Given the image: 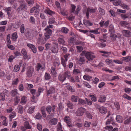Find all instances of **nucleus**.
I'll return each instance as SVG.
<instances>
[{"label": "nucleus", "instance_id": "1", "mask_svg": "<svg viewBox=\"0 0 131 131\" xmlns=\"http://www.w3.org/2000/svg\"><path fill=\"white\" fill-rule=\"evenodd\" d=\"M25 35L27 38L29 40H31L35 36L36 32L35 31L26 28L25 31Z\"/></svg>", "mask_w": 131, "mask_h": 131}, {"label": "nucleus", "instance_id": "2", "mask_svg": "<svg viewBox=\"0 0 131 131\" xmlns=\"http://www.w3.org/2000/svg\"><path fill=\"white\" fill-rule=\"evenodd\" d=\"M34 73V68L31 66L28 67L26 71V74L27 77L29 78L32 77Z\"/></svg>", "mask_w": 131, "mask_h": 131}, {"label": "nucleus", "instance_id": "3", "mask_svg": "<svg viewBox=\"0 0 131 131\" xmlns=\"http://www.w3.org/2000/svg\"><path fill=\"white\" fill-rule=\"evenodd\" d=\"M50 50L52 52L54 53H57L58 52V45L57 43L56 42H53V45L50 48Z\"/></svg>", "mask_w": 131, "mask_h": 131}, {"label": "nucleus", "instance_id": "4", "mask_svg": "<svg viewBox=\"0 0 131 131\" xmlns=\"http://www.w3.org/2000/svg\"><path fill=\"white\" fill-rule=\"evenodd\" d=\"M45 32L44 34L45 37V39L47 40L50 38V36L52 33V31L50 29L46 28L44 29Z\"/></svg>", "mask_w": 131, "mask_h": 131}, {"label": "nucleus", "instance_id": "5", "mask_svg": "<svg viewBox=\"0 0 131 131\" xmlns=\"http://www.w3.org/2000/svg\"><path fill=\"white\" fill-rule=\"evenodd\" d=\"M70 56V54H67L64 55V57L65 59L62 58L61 57V64L64 67H66V62L67 61L68 59L69 58V56Z\"/></svg>", "mask_w": 131, "mask_h": 131}, {"label": "nucleus", "instance_id": "6", "mask_svg": "<svg viewBox=\"0 0 131 131\" xmlns=\"http://www.w3.org/2000/svg\"><path fill=\"white\" fill-rule=\"evenodd\" d=\"M99 41H100V42H96L95 43L96 46L101 48L104 47L106 46V44L104 43L106 42L105 40L100 39Z\"/></svg>", "mask_w": 131, "mask_h": 131}, {"label": "nucleus", "instance_id": "7", "mask_svg": "<svg viewBox=\"0 0 131 131\" xmlns=\"http://www.w3.org/2000/svg\"><path fill=\"white\" fill-rule=\"evenodd\" d=\"M85 57L89 60H92L95 57L94 54L91 52H88L85 54Z\"/></svg>", "mask_w": 131, "mask_h": 131}, {"label": "nucleus", "instance_id": "8", "mask_svg": "<svg viewBox=\"0 0 131 131\" xmlns=\"http://www.w3.org/2000/svg\"><path fill=\"white\" fill-rule=\"evenodd\" d=\"M96 11V9H92L91 8H88L87 9L86 13V18L87 19L89 18V16L90 14L93 13Z\"/></svg>", "mask_w": 131, "mask_h": 131}, {"label": "nucleus", "instance_id": "9", "mask_svg": "<svg viewBox=\"0 0 131 131\" xmlns=\"http://www.w3.org/2000/svg\"><path fill=\"white\" fill-rule=\"evenodd\" d=\"M27 7V6L25 4H22L20 5L17 9V12L19 13H21L25 10Z\"/></svg>", "mask_w": 131, "mask_h": 131}, {"label": "nucleus", "instance_id": "10", "mask_svg": "<svg viewBox=\"0 0 131 131\" xmlns=\"http://www.w3.org/2000/svg\"><path fill=\"white\" fill-rule=\"evenodd\" d=\"M85 111V109L83 107H80L78 109L76 112V114L77 116H80L83 115Z\"/></svg>", "mask_w": 131, "mask_h": 131}, {"label": "nucleus", "instance_id": "11", "mask_svg": "<svg viewBox=\"0 0 131 131\" xmlns=\"http://www.w3.org/2000/svg\"><path fill=\"white\" fill-rule=\"evenodd\" d=\"M56 108V106L53 105H52L51 106H48L47 107L46 110L47 113L49 114H50L51 110L52 112L54 113V110Z\"/></svg>", "mask_w": 131, "mask_h": 131}, {"label": "nucleus", "instance_id": "12", "mask_svg": "<svg viewBox=\"0 0 131 131\" xmlns=\"http://www.w3.org/2000/svg\"><path fill=\"white\" fill-rule=\"evenodd\" d=\"M123 35L127 37H130L131 36V32L128 30H123L122 31Z\"/></svg>", "mask_w": 131, "mask_h": 131}, {"label": "nucleus", "instance_id": "13", "mask_svg": "<svg viewBox=\"0 0 131 131\" xmlns=\"http://www.w3.org/2000/svg\"><path fill=\"white\" fill-rule=\"evenodd\" d=\"M64 120L66 123L67 126L71 123V120L69 116H65L64 118Z\"/></svg>", "mask_w": 131, "mask_h": 131}, {"label": "nucleus", "instance_id": "14", "mask_svg": "<svg viewBox=\"0 0 131 131\" xmlns=\"http://www.w3.org/2000/svg\"><path fill=\"white\" fill-rule=\"evenodd\" d=\"M46 40H45L42 37L38 38L37 40V43L40 45H43L46 42Z\"/></svg>", "mask_w": 131, "mask_h": 131}, {"label": "nucleus", "instance_id": "15", "mask_svg": "<svg viewBox=\"0 0 131 131\" xmlns=\"http://www.w3.org/2000/svg\"><path fill=\"white\" fill-rule=\"evenodd\" d=\"M64 37L62 36L61 35L59 38L58 42L60 44H61L63 45H64L65 41L64 40Z\"/></svg>", "mask_w": 131, "mask_h": 131}, {"label": "nucleus", "instance_id": "16", "mask_svg": "<svg viewBox=\"0 0 131 131\" xmlns=\"http://www.w3.org/2000/svg\"><path fill=\"white\" fill-rule=\"evenodd\" d=\"M121 60L125 62H129L131 61V56H127L125 57H123Z\"/></svg>", "mask_w": 131, "mask_h": 131}, {"label": "nucleus", "instance_id": "17", "mask_svg": "<svg viewBox=\"0 0 131 131\" xmlns=\"http://www.w3.org/2000/svg\"><path fill=\"white\" fill-rule=\"evenodd\" d=\"M45 66H42L40 63H38L37 64L36 66V70L37 71H38L40 69H41L42 70L44 69Z\"/></svg>", "mask_w": 131, "mask_h": 131}, {"label": "nucleus", "instance_id": "18", "mask_svg": "<svg viewBox=\"0 0 131 131\" xmlns=\"http://www.w3.org/2000/svg\"><path fill=\"white\" fill-rule=\"evenodd\" d=\"M56 92L55 88L52 87L50 88L49 90L48 91L47 95H49L50 94Z\"/></svg>", "mask_w": 131, "mask_h": 131}, {"label": "nucleus", "instance_id": "19", "mask_svg": "<svg viewBox=\"0 0 131 131\" xmlns=\"http://www.w3.org/2000/svg\"><path fill=\"white\" fill-rule=\"evenodd\" d=\"M44 12L46 14H48L50 15L54 14V13L49 8H47L45 10Z\"/></svg>", "mask_w": 131, "mask_h": 131}, {"label": "nucleus", "instance_id": "20", "mask_svg": "<svg viewBox=\"0 0 131 131\" xmlns=\"http://www.w3.org/2000/svg\"><path fill=\"white\" fill-rule=\"evenodd\" d=\"M67 127H69V130L70 131H77V129L74 127V125L72 123L67 126Z\"/></svg>", "mask_w": 131, "mask_h": 131}, {"label": "nucleus", "instance_id": "21", "mask_svg": "<svg viewBox=\"0 0 131 131\" xmlns=\"http://www.w3.org/2000/svg\"><path fill=\"white\" fill-rule=\"evenodd\" d=\"M99 111L101 113L105 114L107 112V110L106 108L103 106H102L100 108Z\"/></svg>", "mask_w": 131, "mask_h": 131}, {"label": "nucleus", "instance_id": "22", "mask_svg": "<svg viewBox=\"0 0 131 131\" xmlns=\"http://www.w3.org/2000/svg\"><path fill=\"white\" fill-rule=\"evenodd\" d=\"M57 122L58 121L57 119L54 118L51 119L49 121V123L50 125H53L56 124Z\"/></svg>", "mask_w": 131, "mask_h": 131}, {"label": "nucleus", "instance_id": "23", "mask_svg": "<svg viewBox=\"0 0 131 131\" xmlns=\"http://www.w3.org/2000/svg\"><path fill=\"white\" fill-rule=\"evenodd\" d=\"M60 14L64 16L67 15V10L65 9H62L60 10Z\"/></svg>", "mask_w": 131, "mask_h": 131}, {"label": "nucleus", "instance_id": "24", "mask_svg": "<svg viewBox=\"0 0 131 131\" xmlns=\"http://www.w3.org/2000/svg\"><path fill=\"white\" fill-rule=\"evenodd\" d=\"M83 23L86 26H91L93 25V24L90 21L88 20H84Z\"/></svg>", "mask_w": 131, "mask_h": 131}, {"label": "nucleus", "instance_id": "25", "mask_svg": "<svg viewBox=\"0 0 131 131\" xmlns=\"http://www.w3.org/2000/svg\"><path fill=\"white\" fill-rule=\"evenodd\" d=\"M79 99V97L77 96H75L74 95H72L71 96V100L73 102H77V101Z\"/></svg>", "mask_w": 131, "mask_h": 131}, {"label": "nucleus", "instance_id": "26", "mask_svg": "<svg viewBox=\"0 0 131 131\" xmlns=\"http://www.w3.org/2000/svg\"><path fill=\"white\" fill-rule=\"evenodd\" d=\"M29 122H25L24 123V125L27 129H31L32 128V126L29 124Z\"/></svg>", "mask_w": 131, "mask_h": 131}, {"label": "nucleus", "instance_id": "27", "mask_svg": "<svg viewBox=\"0 0 131 131\" xmlns=\"http://www.w3.org/2000/svg\"><path fill=\"white\" fill-rule=\"evenodd\" d=\"M16 114L15 112H13L9 116V121H12V119L14 118L16 116Z\"/></svg>", "mask_w": 131, "mask_h": 131}, {"label": "nucleus", "instance_id": "28", "mask_svg": "<svg viewBox=\"0 0 131 131\" xmlns=\"http://www.w3.org/2000/svg\"><path fill=\"white\" fill-rule=\"evenodd\" d=\"M63 75L65 78L66 79V78H67L68 79H70L71 77V74L70 72L65 71L64 72Z\"/></svg>", "mask_w": 131, "mask_h": 131}, {"label": "nucleus", "instance_id": "29", "mask_svg": "<svg viewBox=\"0 0 131 131\" xmlns=\"http://www.w3.org/2000/svg\"><path fill=\"white\" fill-rule=\"evenodd\" d=\"M18 110V112L21 114H22L23 113V107L20 105H19L17 108Z\"/></svg>", "mask_w": 131, "mask_h": 131}, {"label": "nucleus", "instance_id": "30", "mask_svg": "<svg viewBox=\"0 0 131 131\" xmlns=\"http://www.w3.org/2000/svg\"><path fill=\"white\" fill-rule=\"evenodd\" d=\"M27 100V97L25 96L22 97L21 99V101L20 103L22 104H24L26 102Z\"/></svg>", "mask_w": 131, "mask_h": 131}, {"label": "nucleus", "instance_id": "31", "mask_svg": "<svg viewBox=\"0 0 131 131\" xmlns=\"http://www.w3.org/2000/svg\"><path fill=\"white\" fill-rule=\"evenodd\" d=\"M1 118H3L4 119L2 123V125H4L5 126H6L8 125V122L7 120V119L6 117L5 116H2Z\"/></svg>", "mask_w": 131, "mask_h": 131}, {"label": "nucleus", "instance_id": "32", "mask_svg": "<svg viewBox=\"0 0 131 131\" xmlns=\"http://www.w3.org/2000/svg\"><path fill=\"white\" fill-rule=\"evenodd\" d=\"M120 24L124 27H126L129 25V23L125 21H121L120 23Z\"/></svg>", "mask_w": 131, "mask_h": 131}, {"label": "nucleus", "instance_id": "33", "mask_svg": "<svg viewBox=\"0 0 131 131\" xmlns=\"http://www.w3.org/2000/svg\"><path fill=\"white\" fill-rule=\"evenodd\" d=\"M10 94L12 96H14L19 94L17 92V90L14 89L12 91L10 92Z\"/></svg>", "mask_w": 131, "mask_h": 131}, {"label": "nucleus", "instance_id": "34", "mask_svg": "<svg viewBox=\"0 0 131 131\" xmlns=\"http://www.w3.org/2000/svg\"><path fill=\"white\" fill-rule=\"evenodd\" d=\"M117 121L119 123H122L123 122L122 117L119 115H117L116 117Z\"/></svg>", "mask_w": 131, "mask_h": 131}, {"label": "nucleus", "instance_id": "35", "mask_svg": "<svg viewBox=\"0 0 131 131\" xmlns=\"http://www.w3.org/2000/svg\"><path fill=\"white\" fill-rule=\"evenodd\" d=\"M29 22L32 24H35L36 22L35 19L33 16H31L29 19Z\"/></svg>", "mask_w": 131, "mask_h": 131}, {"label": "nucleus", "instance_id": "36", "mask_svg": "<svg viewBox=\"0 0 131 131\" xmlns=\"http://www.w3.org/2000/svg\"><path fill=\"white\" fill-rule=\"evenodd\" d=\"M41 111L42 112L43 117H45L46 116V114L45 112L46 111L45 107H42L41 108Z\"/></svg>", "mask_w": 131, "mask_h": 131}, {"label": "nucleus", "instance_id": "37", "mask_svg": "<svg viewBox=\"0 0 131 131\" xmlns=\"http://www.w3.org/2000/svg\"><path fill=\"white\" fill-rule=\"evenodd\" d=\"M18 36L17 33L16 32L12 35V39L13 41H16L17 38Z\"/></svg>", "mask_w": 131, "mask_h": 131}, {"label": "nucleus", "instance_id": "38", "mask_svg": "<svg viewBox=\"0 0 131 131\" xmlns=\"http://www.w3.org/2000/svg\"><path fill=\"white\" fill-rule=\"evenodd\" d=\"M59 79L60 81L62 82L66 80V79L63 74H60L59 75Z\"/></svg>", "mask_w": 131, "mask_h": 131}, {"label": "nucleus", "instance_id": "39", "mask_svg": "<svg viewBox=\"0 0 131 131\" xmlns=\"http://www.w3.org/2000/svg\"><path fill=\"white\" fill-rule=\"evenodd\" d=\"M44 90V89L42 88H38V93H36V95L37 97L39 96L40 93L42 92Z\"/></svg>", "mask_w": 131, "mask_h": 131}, {"label": "nucleus", "instance_id": "40", "mask_svg": "<svg viewBox=\"0 0 131 131\" xmlns=\"http://www.w3.org/2000/svg\"><path fill=\"white\" fill-rule=\"evenodd\" d=\"M106 100V97L104 96H101L99 98L98 101L100 102H103L105 101Z\"/></svg>", "mask_w": 131, "mask_h": 131}, {"label": "nucleus", "instance_id": "41", "mask_svg": "<svg viewBox=\"0 0 131 131\" xmlns=\"http://www.w3.org/2000/svg\"><path fill=\"white\" fill-rule=\"evenodd\" d=\"M35 109V106L30 107L28 109L27 112L29 114H31L34 112Z\"/></svg>", "mask_w": 131, "mask_h": 131}, {"label": "nucleus", "instance_id": "42", "mask_svg": "<svg viewBox=\"0 0 131 131\" xmlns=\"http://www.w3.org/2000/svg\"><path fill=\"white\" fill-rule=\"evenodd\" d=\"M20 100V98L19 97L16 96L14 99L15 102L14 105H17L19 103Z\"/></svg>", "mask_w": 131, "mask_h": 131}, {"label": "nucleus", "instance_id": "43", "mask_svg": "<svg viewBox=\"0 0 131 131\" xmlns=\"http://www.w3.org/2000/svg\"><path fill=\"white\" fill-rule=\"evenodd\" d=\"M113 4L115 6H118L119 5H120L121 4V1L120 0H115L113 2Z\"/></svg>", "mask_w": 131, "mask_h": 131}, {"label": "nucleus", "instance_id": "44", "mask_svg": "<svg viewBox=\"0 0 131 131\" xmlns=\"http://www.w3.org/2000/svg\"><path fill=\"white\" fill-rule=\"evenodd\" d=\"M0 100L2 101H4L5 100V97L4 94L3 92H1L0 95Z\"/></svg>", "mask_w": 131, "mask_h": 131}, {"label": "nucleus", "instance_id": "45", "mask_svg": "<svg viewBox=\"0 0 131 131\" xmlns=\"http://www.w3.org/2000/svg\"><path fill=\"white\" fill-rule=\"evenodd\" d=\"M83 78L85 80L89 81L92 78V77L91 76L86 74L84 75Z\"/></svg>", "mask_w": 131, "mask_h": 131}, {"label": "nucleus", "instance_id": "46", "mask_svg": "<svg viewBox=\"0 0 131 131\" xmlns=\"http://www.w3.org/2000/svg\"><path fill=\"white\" fill-rule=\"evenodd\" d=\"M69 29L66 27H63L61 28V31L63 33L67 34L69 31Z\"/></svg>", "mask_w": 131, "mask_h": 131}, {"label": "nucleus", "instance_id": "47", "mask_svg": "<svg viewBox=\"0 0 131 131\" xmlns=\"http://www.w3.org/2000/svg\"><path fill=\"white\" fill-rule=\"evenodd\" d=\"M5 12L7 13V14L9 15L10 14V12L12 10L11 7L5 8Z\"/></svg>", "mask_w": 131, "mask_h": 131}, {"label": "nucleus", "instance_id": "48", "mask_svg": "<svg viewBox=\"0 0 131 131\" xmlns=\"http://www.w3.org/2000/svg\"><path fill=\"white\" fill-rule=\"evenodd\" d=\"M55 18H50L49 19L48 23L50 24H55L56 22L55 20Z\"/></svg>", "mask_w": 131, "mask_h": 131}, {"label": "nucleus", "instance_id": "49", "mask_svg": "<svg viewBox=\"0 0 131 131\" xmlns=\"http://www.w3.org/2000/svg\"><path fill=\"white\" fill-rule=\"evenodd\" d=\"M9 3L11 4V5H13L14 4L15 5H13V7L14 8H15L16 6H17V4H16L15 3V0H9L8 1Z\"/></svg>", "mask_w": 131, "mask_h": 131}, {"label": "nucleus", "instance_id": "50", "mask_svg": "<svg viewBox=\"0 0 131 131\" xmlns=\"http://www.w3.org/2000/svg\"><path fill=\"white\" fill-rule=\"evenodd\" d=\"M20 69L19 66L18 65H16L14 67L13 71L16 72L18 71Z\"/></svg>", "mask_w": 131, "mask_h": 131}, {"label": "nucleus", "instance_id": "51", "mask_svg": "<svg viewBox=\"0 0 131 131\" xmlns=\"http://www.w3.org/2000/svg\"><path fill=\"white\" fill-rule=\"evenodd\" d=\"M51 71L52 74L54 75H55L56 74V69L53 67H52L51 68Z\"/></svg>", "mask_w": 131, "mask_h": 131}, {"label": "nucleus", "instance_id": "52", "mask_svg": "<svg viewBox=\"0 0 131 131\" xmlns=\"http://www.w3.org/2000/svg\"><path fill=\"white\" fill-rule=\"evenodd\" d=\"M100 13L102 15H104L105 14V12L104 9L101 7H99L98 9Z\"/></svg>", "mask_w": 131, "mask_h": 131}, {"label": "nucleus", "instance_id": "53", "mask_svg": "<svg viewBox=\"0 0 131 131\" xmlns=\"http://www.w3.org/2000/svg\"><path fill=\"white\" fill-rule=\"evenodd\" d=\"M120 6L122 8H123V9H129L128 6L125 4H124V3H121Z\"/></svg>", "mask_w": 131, "mask_h": 131}, {"label": "nucleus", "instance_id": "54", "mask_svg": "<svg viewBox=\"0 0 131 131\" xmlns=\"http://www.w3.org/2000/svg\"><path fill=\"white\" fill-rule=\"evenodd\" d=\"M76 48L77 51L78 52H81L83 49V48L81 46H76Z\"/></svg>", "mask_w": 131, "mask_h": 131}, {"label": "nucleus", "instance_id": "55", "mask_svg": "<svg viewBox=\"0 0 131 131\" xmlns=\"http://www.w3.org/2000/svg\"><path fill=\"white\" fill-rule=\"evenodd\" d=\"M51 76L50 74L47 73H46L45 75V79L46 80H48L50 79Z\"/></svg>", "mask_w": 131, "mask_h": 131}, {"label": "nucleus", "instance_id": "56", "mask_svg": "<svg viewBox=\"0 0 131 131\" xmlns=\"http://www.w3.org/2000/svg\"><path fill=\"white\" fill-rule=\"evenodd\" d=\"M89 96L91 97V100L95 102L97 101L96 97L94 95H89Z\"/></svg>", "mask_w": 131, "mask_h": 131}, {"label": "nucleus", "instance_id": "57", "mask_svg": "<svg viewBox=\"0 0 131 131\" xmlns=\"http://www.w3.org/2000/svg\"><path fill=\"white\" fill-rule=\"evenodd\" d=\"M114 105L116 107L117 110H119L120 109V106L118 102H116L114 103Z\"/></svg>", "mask_w": 131, "mask_h": 131}, {"label": "nucleus", "instance_id": "58", "mask_svg": "<svg viewBox=\"0 0 131 131\" xmlns=\"http://www.w3.org/2000/svg\"><path fill=\"white\" fill-rule=\"evenodd\" d=\"M20 31L21 33L22 34H23L24 32L25 27L24 24H23L21 25L20 28Z\"/></svg>", "mask_w": 131, "mask_h": 131}, {"label": "nucleus", "instance_id": "59", "mask_svg": "<svg viewBox=\"0 0 131 131\" xmlns=\"http://www.w3.org/2000/svg\"><path fill=\"white\" fill-rule=\"evenodd\" d=\"M10 34L8 35L7 36L6 40L7 43H8V44H11V41L10 40Z\"/></svg>", "mask_w": 131, "mask_h": 131}, {"label": "nucleus", "instance_id": "60", "mask_svg": "<svg viewBox=\"0 0 131 131\" xmlns=\"http://www.w3.org/2000/svg\"><path fill=\"white\" fill-rule=\"evenodd\" d=\"M121 61L118 60H114L113 61L116 63L119 64H122L123 63V61L121 60Z\"/></svg>", "mask_w": 131, "mask_h": 131}, {"label": "nucleus", "instance_id": "61", "mask_svg": "<svg viewBox=\"0 0 131 131\" xmlns=\"http://www.w3.org/2000/svg\"><path fill=\"white\" fill-rule=\"evenodd\" d=\"M79 103L80 104H84L86 103V102L82 99H80L79 101Z\"/></svg>", "mask_w": 131, "mask_h": 131}, {"label": "nucleus", "instance_id": "62", "mask_svg": "<svg viewBox=\"0 0 131 131\" xmlns=\"http://www.w3.org/2000/svg\"><path fill=\"white\" fill-rule=\"evenodd\" d=\"M90 32L93 33L94 34H99L100 33V32L98 31L97 29L94 30H90Z\"/></svg>", "mask_w": 131, "mask_h": 131}, {"label": "nucleus", "instance_id": "63", "mask_svg": "<svg viewBox=\"0 0 131 131\" xmlns=\"http://www.w3.org/2000/svg\"><path fill=\"white\" fill-rule=\"evenodd\" d=\"M109 30L111 33H113L114 32V27L112 25H110L109 27Z\"/></svg>", "mask_w": 131, "mask_h": 131}, {"label": "nucleus", "instance_id": "64", "mask_svg": "<svg viewBox=\"0 0 131 131\" xmlns=\"http://www.w3.org/2000/svg\"><path fill=\"white\" fill-rule=\"evenodd\" d=\"M66 87L68 89L69 91L72 92H74V90L72 88L71 86L70 85H68L66 86Z\"/></svg>", "mask_w": 131, "mask_h": 131}]
</instances>
